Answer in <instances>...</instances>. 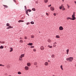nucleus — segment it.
I'll return each instance as SVG.
<instances>
[{
    "instance_id": "60",
    "label": "nucleus",
    "mask_w": 76,
    "mask_h": 76,
    "mask_svg": "<svg viewBox=\"0 0 76 76\" xmlns=\"http://www.w3.org/2000/svg\"><path fill=\"white\" fill-rule=\"evenodd\" d=\"M39 33H40V31H39Z\"/></svg>"
},
{
    "instance_id": "31",
    "label": "nucleus",
    "mask_w": 76,
    "mask_h": 76,
    "mask_svg": "<svg viewBox=\"0 0 76 76\" xmlns=\"http://www.w3.org/2000/svg\"><path fill=\"white\" fill-rule=\"evenodd\" d=\"M0 66H4V65H2L1 64H0Z\"/></svg>"
},
{
    "instance_id": "55",
    "label": "nucleus",
    "mask_w": 76,
    "mask_h": 76,
    "mask_svg": "<svg viewBox=\"0 0 76 76\" xmlns=\"http://www.w3.org/2000/svg\"><path fill=\"white\" fill-rule=\"evenodd\" d=\"M50 45H48V47H49V48H50Z\"/></svg>"
},
{
    "instance_id": "45",
    "label": "nucleus",
    "mask_w": 76,
    "mask_h": 76,
    "mask_svg": "<svg viewBox=\"0 0 76 76\" xmlns=\"http://www.w3.org/2000/svg\"><path fill=\"white\" fill-rule=\"evenodd\" d=\"M56 44H57V43L56 42H55L53 44H54V45Z\"/></svg>"
},
{
    "instance_id": "4",
    "label": "nucleus",
    "mask_w": 76,
    "mask_h": 76,
    "mask_svg": "<svg viewBox=\"0 0 76 76\" xmlns=\"http://www.w3.org/2000/svg\"><path fill=\"white\" fill-rule=\"evenodd\" d=\"M24 56H25V54H21L19 58H22V57H24Z\"/></svg>"
},
{
    "instance_id": "21",
    "label": "nucleus",
    "mask_w": 76,
    "mask_h": 76,
    "mask_svg": "<svg viewBox=\"0 0 76 76\" xmlns=\"http://www.w3.org/2000/svg\"><path fill=\"white\" fill-rule=\"evenodd\" d=\"M48 0H44L45 3H47L48 2Z\"/></svg>"
},
{
    "instance_id": "32",
    "label": "nucleus",
    "mask_w": 76,
    "mask_h": 76,
    "mask_svg": "<svg viewBox=\"0 0 76 76\" xmlns=\"http://www.w3.org/2000/svg\"><path fill=\"white\" fill-rule=\"evenodd\" d=\"M62 9V10H65V8L64 7H63Z\"/></svg>"
},
{
    "instance_id": "9",
    "label": "nucleus",
    "mask_w": 76,
    "mask_h": 76,
    "mask_svg": "<svg viewBox=\"0 0 76 76\" xmlns=\"http://www.w3.org/2000/svg\"><path fill=\"white\" fill-rule=\"evenodd\" d=\"M24 22V21L23 20H20L18 21V22H19V23L21 22Z\"/></svg>"
},
{
    "instance_id": "54",
    "label": "nucleus",
    "mask_w": 76,
    "mask_h": 76,
    "mask_svg": "<svg viewBox=\"0 0 76 76\" xmlns=\"http://www.w3.org/2000/svg\"><path fill=\"white\" fill-rule=\"evenodd\" d=\"M1 43V44H2V42L1 41H0V44Z\"/></svg>"
},
{
    "instance_id": "20",
    "label": "nucleus",
    "mask_w": 76,
    "mask_h": 76,
    "mask_svg": "<svg viewBox=\"0 0 76 76\" xmlns=\"http://www.w3.org/2000/svg\"><path fill=\"white\" fill-rule=\"evenodd\" d=\"M61 70H63V66L62 65L60 67Z\"/></svg>"
},
{
    "instance_id": "8",
    "label": "nucleus",
    "mask_w": 76,
    "mask_h": 76,
    "mask_svg": "<svg viewBox=\"0 0 76 76\" xmlns=\"http://www.w3.org/2000/svg\"><path fill=\"white\" fill-rule=\"evenodd\" d=\"M40 49L41 50H44V47L43 46H41L40 47Z\"/></svg>"
},
{
    "instance_id": "41",
    "label": "nucleus",
    "mask_w": 76,
    "mask_h": 76,
    "mask_svg": "<svg viewBox=\"0 0 76 76\" xmlns=\"http://www.w3.org/2000/svg\"><path fill=\"white\" fill-rule=\"evenodd\" d=\"M61 7H62V8H63V7H64V6H63V5H61Z\"/></svg>"
},
{
    "instance_id": "12",
    "label": "nucleus",
    "mask_w": 76,
    "mask_h": 76,
    "mask_svg": "<svg viewBox=\"0 0 76 76\" xmlns=\"http://www.w3.org/2000/svg\"><path fill=\"white\" fill-rule=\"evenodd\" d=\"M48 64V62H45V66H47Z\"/></svg>"
},
{
    "instance_id": "18",
    "label": "nucleus",
    "mask_w": 76,
    "mask_h": 76,
    "mask_svg": "<svg viewBox=\"0 0 76 76\" xmlns=\"http://www.w3.org/2000/svg\"><path fill=\"white\" fill-rule=\"evenodd\" d=\"M55 57V56H54L53 54L51 56V57H52V58H54V57Z\"/></svg>"
},
{
    "instance_id": "5",
    "label": "nucleus",
    "mask_w": 76,
    "mask_h": 76,
    "mask_svg": "<svg viewBox=\"0 0 76 76\" xmlns=\"http://www.w3.org/2000/svg\"><path fill=\"white\" fill-rule=\"evenodd\" d=\"M59 29L60 31H62V30H63V28L62 26H60L59 28Z\"/></svg>"
},
{
    "instance_id": "39",
    "label": "nucleus",
    "mask_w": 76,
    "mask_h": 76,
    "mask_svg": "<svg viewBox=\"0 0 76 76\" xmlns=\"http://www.w3.org/2000/svg\"><path fill=\"white\" fill-rule=\"evenodd\" d=\"M53 15H54V16H56V13H54L53 14Z\"/></svg>"
},
{
    "instance_id": "42",
    "label": "nucleus",
    "mask_w": 76,
    "mask_h": 76,
    "mask_svg": "<svg viewBox=\"0 0 76 76\" xmlns=\"http://www.w3.org/2000/svg\"><path fill=\"white\" fill-rule=\"evenodd\" d=\"M19 60H20V61H22V59H21L20 58H19Z\"/></svg>"
},
{
    "instance_id": "51",
    "label": "nucleus",
    "mask_w": 76,
    "mask_h": 76,
    "mask_svg": "<svg viewBox=\"0 0 76 76\" xmlns=\"http://www.w3.org/2000/svg\"><path fill=\"white\" fill-rule=\"evenodd\" d=\"M13 1H14L15 2H16V1H15V0H13Z\"/></svg>"
},
{
    "instance_id": "36",
    "label": "nucleus",
    "mask_w": 76,
    "mask_h": 76,
    "mask_svg": "<svg viewBox=\"0 0 76 76\" xmlns=\"http://www.w3.org/2000/svg\"><path fill=\"white\" fill-rule=\"evenodd\" d=\"M59 9H63V8L61 7V6L60 7H59Z\"/></svg>"
},
{
    "instance_id": "11",
    "label": "nucleus",
    "mask_w": 76,
    "mask_h": 76,
    "mask_svg": "<svg viewBox=\"0 0 76 76\" xmlns=\"http://www.w3.org/2000/svg\"><path fill=\"white\" fill-rule=\"evenodd\" d=\"M10 52H12V51H13V48H10Z\"/></svg>"
},
{
    "instance_id": "23",
    "label": "nucleus",
    "mask_w": 76,
    "mask_h": 76,
    "mask_svg": "<svg viewBox=\"0 0 76 76\" xmlns=\"http://www.w3.org/2000/svg\"><path fill=\"white\" fill-rule=\"evenodd\" d=\"M48 41L49 42H51V40L50 39H48Z\"/></svg>"
},
{
    "instance_id": "58",
    "label": "nucleus",
    "mask_w": 76,
    "mask_h": 76,
    "mask_svg": "<svg viewBox=\"0 0 76 76\" xmlns=\"http://www.w3.org/2000/svg\"><path fill=\"white\" fill-rule=\"evenodd\" d=\"M75 66H76V64H75Z\"/></svg>"
},
{
    "instance_id": "17",
    "label": "nucleus",
    "mask_w": 76,
    "mask_h": 76,
    "mask_svg": "<svg viewBox=\"0 0 76 76\" xmlns=\"http://www.w3.org/2000/svg\"><path fill=\"white\" fill-rule=\"evenodd\" d=\"M26 13L27 15H28V16H29V15L28 14V10H27V11H26Z\"/></svg>"
},
{
    "instance_id": "13",
    "label": "nucleus",
    "mask_w": 76,
    "mask_h": 76,
    "mask_svg": "<svg viewBox=\"0 0 76 76\" xmlns=\"http://www.w3.org/2000/svg\"><path fill=\"white\" fill-rule=\"evenodd\" d=\"M10 28H13V27H10V26H9L7 28V29H10Z\"/></svg>"
},
{
    "instance_id": "10",
    "label": "nucleus",
    "mask_w": 76,
    "mask_h": 76,
    "mask_svg": "<svg viewBox=\"0 0 76 76\" xmlns=\"http://www.w3.org/2000/svg\"><path fill=\"white\" fill-rule=\"evenodd\" d=\"M28 45H33V44L32 43H29L28 44Z\"/></svg>"
},
{
    "instance_id": "6",
    "label": "nucleus",
    "mask_w": 76,
    "mask_h": 76,
    "mask_svg": "<svg viewBox=\"0 0 76 76\" xmlns=\"http://www.w3.org/2000/svg\"><path fill=\"white\" fill-rule=\"evenodd\" d=\"M50 9L52 11H53V10H54V8L53 7H50Z\"/></svg>"
},
{
    "instance_id": "24",
    "label": "nucleus",
    "mask_w": 76,
    "mask_h": 76,
    "mask_svg": "<svg viewBox=\"0 0 76 76\" xmlns=\"http://www.w3.org/2000/svg\"><path fill=\"white\" fill-rule=\"evenodd\" d=\"M56 38H60V36L58 35H56Z\"/></svg>"
},
{
    "instance_id": "59",
    "label": "nucleus",
    "mask_w": 76,
    "mask_h": 76,
    "mask_svg": "<svg viewBox=\"0 0 76 76\" xmlns=\"http://www.w3.org/2000/svg\"><path fill=\"white\" fill-rule=\"evenodd\" d=\"M48 62H50V61H48Z\"/></svg>"
},
{
    "instance_id": "44",
    "label": "nucleus",
    "mask_w": 76,
    "mask_h": 76,
    "mask_svg": "<svg viewBox=\"0 0 76 76\" xmlns=\"http://www.w3.org/2000/svg\"><path fill=\"white\" fill-rule=\"evenodd\" d=\"M24 39H27V37H25V38H24Z\"/></svg>"
},
{
    "instance_id": "57",
    "label": "nucleus",
    "mask_w": 76,
    "mask_h": 76,
    "mask_svg": "<svg viewBox=\"0 0 76 76\" xmlns=\"http://www.w3.org/2000/svg\"><path fill=\"white\" fill-rule=\"evenodd\" d=\"M63 1H64V0H62Z\"/></svg>"
},
{
    "instance_id": "49",
    "label": "nucleus",
    "mask_w": 76,
    "mask_h": 76,
    "mask_svg": "<svg viewBox=\"0 0 76 76\" xmlns=\"http://www.w3.org/2000/svg\"><path fill=\"white\" fill-rule=\"evenodd\" d=\"M7 66L8 68L10 67V66H9V65H8V66L7 65Z\"/></svg>"
},
{
    "instance_id": "50",
    "label": "nucleus",
    "mask_w": 76,
    "mask_h": 76,
    "mask_svg": "<svg viewBox=\"0 0 76 76\" xmlns=\"http://www.w3.org/2000/svg\"><path fill=\"white\" fill-rule=\"evenodd\" d=\"M67 6H68V8L69 9V7H70V6H68V5H67Z\"/></svg>"
},
{
    "instance_id": "27",
    "label": "nucleus",
    "mask_w": 76,
    "mask_h": 76,
    "mask_svg": "<svg viewBox=\"0 0 76 76\" xmlns=\"http://www.w3.org/2000/svg\"><path fill=\"white\" fill-rule=\"evenodd\" d=\"M32 10L33 11H35V8H33L32 9Z\"/></svg>"
},
{
    "instance_id": "35",
    "label": "nucleus",
    "mask_w": 76,
    "mask_h": 76,
    "mask_svg": "<svg viewBox=\"0 0 76 76\" xmlns=\"http://www.w3.org/2000/svg\"><path fill=\"white\" fill-rule=\"evenodd\" d=\"M33 51H34V52H35L36 51V49H33Z\"/></svg>"
},
{
    "instance_id": "2",
    "label": "nucleus",
    "mask_w": 76,
    "mask_h": 76,
    "mask_svg": "<svg viewBox=\"0 0 76 76\" xmlns=\"http://www.w3.org/2000/svg\"><path fill=\"white\" fill-rule=\"evenodd\" d=\"M75 13L74 12V14H73V15L72 16V20H75Z\"/></svg>"
},
{
    "instance_id": "19",
    "label": "nucleus",
    "mask_w": 76,
    "mask_h": 76,
    "mask_svg": "<svg viewBox=\"0 0 76 76\" xmlns=\"http://www.w3.org/2000/svg\"><path fill=\"white\" fill-rule=\"evenodd\" d=\"M10 26V24L9 23H7V26Z\"/></svg>"
},
{
    "instance_id": "43",
    "label": "nucleus",
    "mask_w": 76,
    "mask_h": 76,
    "mask_svg": "<svg viewBox=\"0 0 76 76\" xmlns=\"http://www.w3.org/2000/svg\"><path fill=\"white\" fill-rule=\"evenodd\" d=\"M29 23H26V25H29Z\"/></svg>"
},
{
    "instance_id": "34",
    "label": "nucleus",
    "mask_w": 76,
    "mask_h": 76,
    "mask_svg": "<svg viewBox=\"0 0 76 76\" xmlns=\"http://www.w3.org/2000/svg\"><path fill=\"white\" fill-rule=\"evenodd\" d=\"M31 48H34V46H31Z\"/></svg>"
},
{
    "instance_id": "37",
    "label": "nucleus",
    "mask_w": 76,
    "mask_h": 76,
    "mask_svg": "<svg viewBox=\"0 0 76 76\" xmlns=\"http://www.w3.org/2000/svg\"><path fill=\"white\" fill-rule=\"evenodd\" d=\"M49 48H53V46H50V47H49Z\"/></svg>"
},
{
    "instance_id": "28",
    "label": "nucleus",
    "mask_w": 76,
    "mask_h": 76,
    "mask_svg": "<svg viewBox=\"0 0 76 76\" xmlns=\"http://www.w3.org/2000/svg\"><path fill=\"white\" fill-rule=\"evenodd\" d=\"M34 65H37V62H34Z\"/></svg>"
},
{
    "instance_id": "53",
    "label": "nucleus",
    "mask_w": 76,
    "mask_h": 76,
    "mask_svg": "<svg viewBox=\"0 0 76 76\" xmlns=\"http://www.w3.org/2000/svg\"><path fill=\"white\" fill-rule=\"evenodd\" d=\"M20 39H22V38H21V37H20Z\"/></svg>"
},
{
    "instance_id": "46",
    "label": "nucleus",
    "mask_w": 76,
    "mask_h": 76,
    "mask_svg": "<svg viewBox=\"0 0 76 76\" xmlns=\"http://www.w3.org/2000/svg\"><path fill=\"white\" fill-rule=\"evenodd\" d=\"M56 45H53V47H56Z\"/></svg>"
},
{
    "instance_id": "52",
    "label": "nucleus",
    "mask_w": 76,
    "mask_h": 76,
    "mask_svg": "<svg viewBox=\"0 0 76 76\" xmlns=\"http://www.w3.org/2000/svg\"><path fill=\"white\" fill-rule=\"evenodd\" d=\"M25 7L26 8V6H25Z\"/></svg>"
},
{
    "instance_id": "47",
    "label": "nucleus",
    "mask_w": 76,
    "mask_h": 76,
    "mask_svg": "<svg viewBox=\"0 0 76 76\" xmlns=\"http://www.w3.org/2000/svg\"><path fill=\"white\" fill-rule=\"evenodd\" d=\"M35 2H36V3H37V4L38 3V1H36Z\"/></svg>"
},
{
    "instance_id": "48",
    "label": "nucleus",
    "mask_w": 76,
    "mask_h": 76,
    "mask_svg": "<svg viewBox=\"0 0 76 76\" xmlns=\"http://www.w3.org/2000/svg\"><path fill=\"white\" fill-rule=\"evenodd\" d=\"M48 6V7H50V6H51V5L50 4V5H49Z\"/></svg>"
},
{
    "instance_id": "7",
    "label": "nucleus",
    "mask_w": 76,
    "mask_h": 76,
    "mask_svg": "<svg viewBox=\"0 0 76 76\" xmlns=\"http://www.w3.org/2000/svg\"><path fill=\"white\" fill-rule=\"evenodd\" d=\"M27 66L28 67H30L31 66V64L30 63H27Z\"/></svg>"
},
{
    "instance_id": "40",
    "label": "nucleus",
    "mask_w": 76,
    "mask_h": 76,
    "mask_svg": "<svg viewBox=\"0 0 76 76\" xmlns=\"http://www.w3.org/2000/svg\"><path fill=\"white\" fill-rule=\"evenodd\" d=\"M2 42V43L1 44H4V43H5V42Z\"/></svg>"
},
{
    "instance_id": "33",
    "label": "nucleus",
    "mask_w": 76,
    "mask_h": 76,
    "mask_svg": "<svg viewBox=\"0 0 76 76\" xmlns=\"http://www.w3.org/2000/svg\"><path fill=\"white\" fill-rule=\"evenodd\" d=\"M28 11L29 12H31V10H28Z\"/></svg>"
},
{
    "instance_id": "14",
    "label": "nucleus",
    "mask_w": 76,
    "mask_h": 76,
    "mask_svg": "<svg viewBox=\"0 0 76 76\" xmlns=\"http://www.w3.org/2000/svg\"><path fill=\"white\" fill-rule=\"evenodd\" d=\"M67 19L68 20H69V19H70V20H72V18H70V17H67Z\"/></svg>"
},
{
    "instance_id": "26",
    "label": "nucleus",
    "mask_w": 76,
    "mask_h": 76,
    "mask_svg": "<svg viewBox=\"0 0 76 76\" xmlns=\"http://www.w3.org/2000/svg\"><path fill=\"white\" fill-rule=\"evenodd\" d=\"M31 24H34V22L33 21H31Z\"/></svg>"
},
{
    "instance_id": "25",
    "label": "nucleus",
    "mask_w": 76,
    "mask_h": 76,
    "mask_svg": "<svg viewBox=\"0 0 76 76\" xmlns=\"http://www.w3.org/2000/svg\"><path fill=\"white\" fill-rule=\"evenodd\" d=\"M3 6H4V7H6V8H7V7H7V5H3Z\"/></svg>"
},
{
    "instance_id": "30",
    "label": "nucleus",
    "mask_w": 76,
    "mask_h": 76,
    "mask_svg": "<svg viewBox=\"0 0 76 76\" xmlns=\"http://www.w3.org/2000/svg\"><path fill=\"white\" fill-rule=\"evenodd\" d=\"M31 38H34V36H31Z\"/></svg>"
},
{
    "instance_id": "56",
    "label": "nucleus",
    "mask_w": 76,
    "mask_h": 76,
    "mask_svg": "<svg viewBox=\"0 0 76 76\" xmlns=\"http://www.w3.org/2000/svg\"><path fill=\"white\" fill-rule=\"evenodd\" d=\"M10 26V28H12V27H13L12 26Z\"/></svg>"
},
{
    "instance_id": "29",
    "label": "nucleus",
    "mask_w": 76,
    "mask_h": 76,
    "mask_svg": "<svg viewBox=\"0 0 76 76\" xmlns=\"http://www.w3.org/2000/svg\"><path fill=\"white\" fill-rule=\"evenodd\" d=\"M18 74H19V75H20L21 74V72H18Z\"/></svg>"
},
{
    "instance_id": "3",
    "label": "nucleus",
    "mask_w": 76,
    "mask_h": 76,
    "mask_svg": "<svg viewBox=\"0 0 76 76\" xmlns=\"http://www.w3.org/2000/svg\"><path fill=\"white\" fill-rule=\"evenodd\" d=\"M24 69L26 70H29V67L27 66H25Z\"/></svg>"
},
{
    "instance_id": "1",
    "label": "nucleus",
    "mask_w": 76,
    "mask_h": 76,
    "mask_svg": "<svg viewBox=\"0 0 76 76\" xmlns=\"http://www.w3.org/2000/svg\"><path fill=\"white\" fill-rule=\"evenodd\" d=\"M73 58L72 57L66 59V60H69V61H70L71 62H72L73 61Z\"/></svg>"
},
{
    "instance_id": "61",
    "label": "nucleus",
    "mask_w": 76,
    "mask_h": 76,
    "mask_svg": "<svg viewBox=\"0 0 76 76\" xmlns=\"http://www.w3.org/2000/svg\"><path fill=\"white\" fill-rule=\"evenodd\" d=\"M24 41V42H25V41Z\"/></svg>"
},
{
    "instance_id": "38",
    "label": "nucleus",
    "mask_w": 76,
    "mask_h": 76,
    "mask_svg": "<svg viewBox=\"0 0 76 76\" xmlns=\"http://www.w3.org/2000/svg\"><path fill=\"white\" fill-rule=\"evenodd\" d=\"M46 15H47V16H49V14H48V13H46Z\"/></svg>"
},
{
    "instance_id": "16",
    "label": "nucleus",
    "mask_w": 76,
    "mask_h": 76,
    "mask_svg": "<svg viewBox=\"0 0 76 76\" xmlns=\"http://www.w3.org/2000/svg\"><path fill=\"white\" fill-rule=\"evenodd\" d=\"M69 50H66V54H69Z\"/></svg>"
},
{
    "instance_id": "15",
    "label": "nucleus",
    "mask_w": 76,
    "mask_h": 76,
    "mask_svg": "<svg viewBox=\"0 0 76 76\" xmlns=\"http://www.w3.org/2000/svg\"><path fill=\"white\" fill-rule=\"evenodd\" d=\"M4 48V47L3 46L1 45V47H0V49H3Z\"/></svg>"
},
{
    "instance_id": "22",
    "label": "nucleus",
    "mask_w": 76,
    "mask_h": 76,
    "mask_svg": "<svg viewBox=\"0 0 76 76\" xmlns=\"http://www.w3.org/2000/svg\"><path fill=\"white\" fill-rule=\"evenodd\" d=\"M23 40H20V43H23Z\"/></svg>"
}]
</instances>
